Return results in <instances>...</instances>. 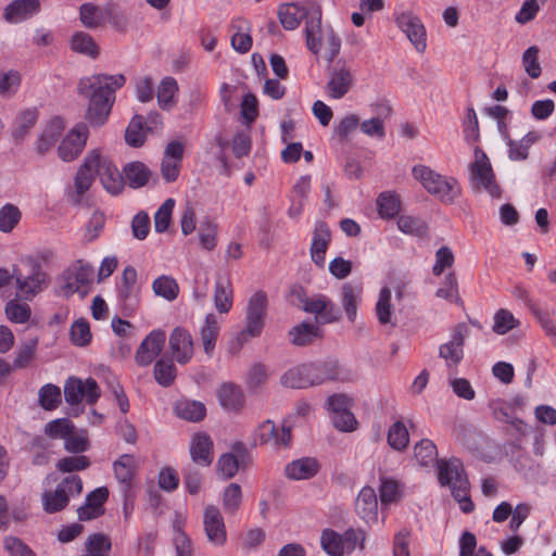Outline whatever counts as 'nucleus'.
I'll use <instances>...</instances> for the list:
<instances>
[{"instance_id":"obj_5","label":"nucleus","mask_w":556,"mask_h":556,"mask_svg":"<svg viewBox=\"0 0 556 556\" xmlns=\"http://www.w3.org/2000/svg\"><path fill=\"white\" fill-rule=\"evenodd\" d=\"M267 314V295L263 291H256L248 301L244 317V328L238 333L239 349L251 339L261 336Z\"/></svg>"},{"instance_id":"obj_44","label":"nucleus","mask_w":556,"mask_h":556,"mask_svg":"<svg viewBox=\"0 0 556 556\" xmlns=\"http://www.w3.org/2000/svg\"><path fill=\"white\" fill-rule=\"evenodd\" d=\"M71 48L73 51L92 59L97 58L99 54V49L93 38L84 31H77L72 36Z\"/></svg>"},{"instance_id":"obj_9","label":"nucleus","mask_w":556,"mask_h":556,"mask_svg":"<svg viewBox=\"0 0 556 556\" xmlns=\"http://www.w3.org/2000/svg\"><path fill=\"white\" fill-rule=\"evenodd\" d=\"M94 270L91 265L81 260L72 264L62 275V291L64 295L70 296L74 293L86 295L89 285L93 280Z\"/></svg>"},{"instance_id":"obj_39","label":"nucleus","mask_w":556,"mask_h":556,"mask_svg":"<svg viewBox=\"0 0 556 556\" xmlns=\"http://www.w3.org/2000/svg\"><path fill=\"white\" fill-rule=\"evenodd\" d=\"M175 413L179 418L197 422L204 418L206 409L204 404L201 402L181 400L176 403Z\"/></svg>"},{"instance_id":"obj_22","label":"nucleus","mask_w":556,"mask_h":556,"mask_svg":"<svg viewBox=\"0 0 556 556\" xmlns=\"http://www.w3.org/2000/svg\"><path fill=\"white\" fill-rule=\"evenodd\" d=\"M169 348L179 364H187L193 356V339L190 332L176 327L169 337Z\"/></svg>"},{"instance_id":"obj_59","label":"nucleus","mask_w":556,"mask_h":556,"mask_svg":"<svg viewBox=\"0 0 556 556\" xmlns=\"http://www.w3.org/2000/svg\"><path fill=\"white\" fill-rule=\"evenodd\" d=\"M71 341L76 346H86L91 341L90 326L88 321L80 318L73 323L70 330Z\"/></svg>"},{"instance_id":"obj_29","label":"nucleus","mask_w":556,"mask_h":556,"mask_svg":"<svg viewBox=\"0 0 556 556\" xmlns=\"http://www.w3.org/2000/svg\"><path fill=\"white\" fill-rule=\"evenodd\" d=\"M355 509L358 516L366 522L376 521L378 517V500L375 490L370 486H365L361 490Z\"/></svg>"},{"instance_id":"obj_7","label":"nucleus","mask_w":556,"mask_h":556,"mask_svg":"<svg viewBox=\"0 0 556 556\" xmlns=\"http://www.w3.org/2000/svg\"><path fill=\"white\" fill-rule=\"evenodd\" d=\"M83 491V480L76 475L65 477L54 491H45L42 493L43 510L48 514H54L64 509L70 502L71 496L79 495Z\"/></svg>"},{"instance_id":"obj_2","label":"nucleus","mask_w":556,"mask_h":556,"mask_svg":"<svg viewBox=\"0 0 556 556\" xmlns=\"http://www.w3.org/2000/svg\"><path fill=\"white\" fill-rule=\"evenodd\" d=\"M12 277L15 280L16 290L25 301L33 300L38 293L47 289L48 274L41 268L37 258L24 257L22 266H14Z\"/></svg>"},{"instance_id":"obj_34","label":"nucleus","mask_w":556,"mask_h":556,"mask_svg":"<svg viewBox=\"0 0 556 556\" xmlns=\"http://www.w3.org/2000/svg\"><path fill=\"white\" fill-rule=\"evenodd\" d=\"M220 320L215 314H207L204 324L200 328V339L204 352L211 356L214 352L219 336Z\"/></svg>"},{"instance_id":"obj_26","label":"nucleus","mask_w":556,"mask_h":556,"mask_svg":"<svg viewBox=\"0 0 556 556\" xmlns=\"http://www.w3.org/2000/svg\"><path fill=\"white\" fill-rule=\"evenodd\" d=\"M331 240L329 227L324 222L315 225L313 240L311 245L312 261L319 267L325 266V255Z\"/></svg>"},{"instance_id":"obj_51","label":"nucleus","mask_w":556,"mask_h":556,"mask_svg":"<svg viewBox=\"0 0 556 556\" xmlns=\"http://www.w3.org/2000/svg\"><path fill=\"white\" fill-rule=\"evenodd\" d=\"M493 320L492 330L497 334H506L520 325V321L515 318L513 313L505 308L496 311Z\"/></svg>"},{"instance_id":"obj_42","label":"nucleus","mask_w":556,"mask_h":556,"mask_svg":"<svg viewBox=\"0 0 556 556\" xmlns=\"http://www.w3.org/2000/svg\"><path fill=\"white\" fill-rule=\"evenodd\" d=\"M137 277V270L132 266L124 269L117 283V294L122 301L128 302L136 295Z\"/></svg>"},{"instance_id":"obj_50","label":"nucleus","mask_w":556,"mask_h":556,"mask_svg":"<svg viewBox=\"0 0 556 556\" xmlns=\"http://www.w3.org/2000/svg\"><path fill=\"white\" fill-rule=\"evenodd\" d=\"M153 375L159 384L169 387L177 375L176 366L170 359L161 358L154 365Z\"/></svg>"},{"instance_id":"obj_64","label":"nucleus","mask_w":556,"mask_h":556,"mask_svg":"<svg viewBox=\"0 0 556 556\" xmlns=\"http://www.w3.org/2000/svg\"><path fill=\"white\" fill-rule=\"evenodd\" d=\"M80 21L88 28H96L103 21V12L99 7L90 3H84L79 10Z\"/></svg>"},{"instance_id":"obj_63","label":"nucleus","mask_w":556,"mask_h":556,"mask_svg":"<svg viewBox=\"0 0 556 556\" xmlns=\"http://www.w3.org/2000/svg\"><path fill=\"white\" fill-rule=\"evenodd\" d=\"M90 466V460L85 455L66 456L58 460L55 467L61 472H74L85 470Z\"/></svg>"},{"instance_id":"obj_17","label":"nucleus","mask_w":556,"mask_h":556,"mask_svg":"<svg viewBox=\"0 0 556 556\" xmlns=\"http://www.w3.org/2000/svg\"><path fill=\"white\" fill-rule=\"evenodd\" d=\"M182 156L184 144L180 141L174 140L166 146L161 163V174L165 181L173 182L177 180L181 168Z\"/></svg>"},{"instance_id":"obj_23","label":"nucleus","mask_w":556,"mask_h":556,"mask_svg":"<svg viewBox=\"0 0 556 556\" xmlns=\"http://www.w3.org/2000/svg\"><path fill=\"white\" fill-rule=\"evenodd\" d=\"M204 530L208 541L215 545H223L226 542V528L223 516L218 508L211 505L204 511Z\"/></svg>"},{"instance_id":"obj_58","label":"nucleus","mask_w":556,"mask_h":556,"mask_svg":"<svg viewBox=\"0 0 556 556\" xmlns=\"http://www.w3.org/2000/svg\"><path fill=\"white\" fill-rule=\"evenodd\" d=\"M247 22L239 20L232 24V28H236V33L231 36L232 48L240 52L247 53L252 47V37L248 33H243Z\"/></svg>"},{"instance_id":"obj_8","label":"nucleus","mask_w":556,"mask_h":556,"mask_svg":"<svg viewBox=\"0 0 556 556\" xmlns=\"http://www.w3.org/2000/svg\"><path fill=\"white\" fill-rule=\"evenodd\" d=\"M137 460L134 455L123 454L113 463L115 478L119 485V491L124 498L125 509L130 505L134 507L136 500V475Z\"/></svg>"},{"instance_id":"obj_14","label":"nucleus","mask_w":556,"mask_h":556,"mask_svg":"<svg viewBox=\"0 0 556 556\" xmlns=\"http://www.w3.org/2000/svg\"><path fill=\"white\" fill-rule=\"evenodd\" d=\"M291 440V427L283 424L278 430L270 419L263 421L255 430V441H258L260 444H271L277 448L288 447Z\"/></svg>"},{"instance_id":"obj_15","label":"nucleus","mask_w":556,"mask_h":556,"mask_svg":"<svg viewBox=\"0 0 556 556\" xmlns=\"http://www.w3.org/2000/svg\"><path fill=\"white\" fill-rule=\"evenodd\" d=\"M468 333L465 324L455 326L451 340L442 344L439 349V356L442 357L446 366H457L464 357V343Z\"/></svg>"},{"instance_id":"obj_48","label":"nucleus","mask_w":556,"mask_h":556,"mask_svg":"<svg viewBox=\"0 0 556 556\" xmlns=\"http://www.w3.org/2000/svg\"><path fill=\"white\" fill-rule=\"evenodd\" d=\"M396 225L399 230L406 235L424 237L428 233L426 222L419 217L401 215L397 218Z\"/></svg>"},{"instance_id":"obj_47","label":"nucleus","mask_w":556,"mask_h":556,"mask_svg":"<svg viewBox=\"0 0 556 556\" xmlns=\"http://www.w3.org/2000/svg\"><path fill=\"white\" fill-rule=\"evenodd\" d=\"M22 77L15 70H0V96L10 99L15 96L21 87Z\"/></svg>"},{"instance_id":"obj_24","label":"nucleus","mask_w":556,"mask_h":556,"mask_svg":"<svg viewBox=\"0 0 556 556\" xmlns=\"http://www.w3.org/2000/svg\"><path fill=\"white\" fill-rule=\"evenodd\" d=\"M376 116L365 119L359 124L361 130L368 137L383 139L386 137L384 121L392 114V108L380 102L375 105Z\"/></svg>"},{"instance_id":"obj_18","label":"nucleus","mask_w":556,"mask_h":556,"mask_svg":"<svg viewBox=\"0 0 556 556\" xmlns=\"http://www.w3.org/2000/svg\"><path fill=\"white\" fill-rule=\"evenodd\" d=\"M97 175L100 177L104 189L117 194L124 188V177L118 168L105 156L99 152V162L94 166Z\"/></svg>"},{"instance_id":"obj_37","label":"nucleus","mask_w":556,"mask_h":556,"mask_svg":"<svg viewBox=\"0 0 556 556\" xmlns=\"http://www.w3.org/2000/svg\"><path fill=\"white\" fill-rule=\"evenodd\" d=\"M178 92V84L174 77H164L157 87V103L159 106L164 111L172 110L177 101L176 94Z\"/></svg>"},{"instance_id":"obj_49","label":"nucleus","mask_w":556,"mask_h":556,"mask_svg":"<svg viewBox=\"0 0 556 556\" xmlns=\"http://www.w3.org/2000/svg\"><path fill=\"white\" fill-rule=\"evenodd\" d=\"M7 318L14 324H25L30 319L31 308L27 303L10 300L4 307Z\"/></svg>"},{"instance_id":"obj_57","label":"nucleus","mask_w":556,"mask_h":556,"mask_svg":"<svg viewBox=\"0 0 556 556\" xmlns=\"http://www.w3.org/2000/svg\"><path fill=\"white\" fill-rule=\"evenodd\" d=\"M43 431L51 439L64 440L74 431V424L67 418H58L46 424Z\"/></svg>"},{"instance_id":"obj_13","label":"nucleus","mask_w":556,"mask_h":556,"mask_svg":"<svg viewBox=\"0 0 556 556\" xmlns=\"http://www.w3.org/2000/svg\"><path fill=\"white\" fill-rule=\"evenodd\" d=\"M89 130L86 124L78 123L61 141L58 148L59 156L64 162L75 160L86 146Z\"/></svg>"},{"instance_id":"obj_19","label":"nucleus","mask_w":556,"mask_h":556,"mask_svg":"<svg viewBox=\"0 0 556 556\" xmlns=\"http://www.w3.org/2000/svg\"><path fill=\"white\" fill-rule=\"evenodd\" d=\"M325 31L326 28L321 27V10L312 3V13L305 21L306 46L312 53L318 54L321 50Z\"/></svg>"},{"instance_id":"obj_43","label":"nucleus","mask_w":556,"mask_h":556,"mask_svg":"<svg viewBox=\"0 0 556 556\" xmlns=\"http://www.w3.org/2000/svg\"><path fill=\"white\" fill-rule=\"evenodd\" d=\"M152 289L155 295L169 302L176 300L179 294V286L176 279L167 275L157 277L152 283Z\"/></svg>"},{"instance_id":"obj_53","label":"nucleus","mask_w":556,"mask_h":556,"mask_svg":"<svg viewBox=\"0 0 556 556\" xmlns=\"http://www.w3.org/2000/svg\"><path fill=\"white\" fill-rule=\"evenodd\" d=\"M163 128L164 122L160 112L151 111L143 118L141 117V146L148 135L161 134Z\"/></svg>"},{"instance_id":"obj_21","label":"nucleus","mask_w":556,"mask_h":556,"mask_svg":"<svg viewBox=\"0 0 556 556\" xmlns=\"http://www.w3.org/2000/svg\"><path fill=\"white\" fill-rule=\"evenodd\" d=\"M236 454H223L218 462L217 468L224 479H231L240 468H244L249 462V453L242 443H237L233 446Z\"/></svg>"},{"instance_id":"obj_6","label":"nucleus","mask_w":556,"mask_h":556,"mask_svg":"<svg viewBox=\"0 0 556 556\" xmlns=\"http://www.w3.org/2000/svg\"><path fill=\"white\" fill-rule=\"evenodd\" d=\"M475 162L470 165V184L475 191L488 192L492 198H501V188L488 155L479 147L475 148Z\"/></svg>"},{"instance_id":"obj_52","label":"nucleus","mask_w":556,"mask_h":556,"mask_svg":"<svg viewBox=\"0 0 556 556\" xmlns=\"http://www.w3.org/2000/svg\"><path fill=\"white\" fill-rule=\"evenodd\" d=\"M376 314L381 325L392 323L391 290L388 287L380 289L379 298L376 303Z\"/></svg>"},{"instance_id":"obj_10","label":"nucleus","mask_w":556,"mask_h":556,"mask_svg":"<svg viewBox=\"0 0 556 556\" xmlns=\"http://www.w3.org/2000/svg\"><path fill=\"white\" fill-rule=\"evenodd\" d=\"M101 395L100 388L93 378L85 381L78 377H68L64 383V399L71 405H79L84 400L87 404H94Z\"/></svg>"},{"instance_id":"obj_27","label":"nucleus","mask_w":556,"mask_h":556,"mask_svg":"<svg viewBox=\"0 0 556 556\" xmlns=\"http://www.w3.org/2000/svg\"><path fill=\"white\" fill-rule=\"evenodd\" d=\"M312 13V4L308 7H301L296 3H286L278 8V17L282 27L287 30H293L298 28L301 21Z\"/></svg>"},{"instance_id":"obj_11","label":"nucleus","mask_w":556,"mask_h":556,"mask_svg":"<svg viewBox=\"0 0 556 556\" xmlns=\"http://www.w3.org/2000/svg\"><path fill=\"white\" fill-rule=\"evenodd\" d=\"M302 309L315 314L316 321L325 325L338 321L341 316L340 309L326 295L319 294L315 298L301 296Z\"/></svg>"},{"instance_id":"obj_3","label":"nucleus","mask_w":556,"mask_h":556,"mask_svg":"<svg viewBox=\"0 0 556 556\" xmlns=\"http://www.w3.org/2000/svg\"><path fill=\"white\" fill-rule=\"evenodd\" d=\"M439 481L442 485L451 488L452 495L459 503L463 513L469 514L475 509V505L469 497V481L459 459L440 462Z\"/></svg>"},{"instance_id":"obj_28","label":"nucleus","mask_w":556,"mask_h":556,"mask_svg":"<svg viewBox=\"0 0 556 556\" xmlns=\"http://www.w3.org/2000/svg\"><path fill=\"white\" fill-rule=\"evenodd\" d=\"M192 460L201 466H210L213 462V441L204 432L195 433L190 443Z\"/></svg>"},{"instance_id":"obj_25","label":"nucleus","mask_w":556,"mask_h":556,"mask_svg":"<svg viewBox=\"0 0 556 556\" xmlns=\"http://www.w3.org/2000/svg\"><path fill=\"white\" fill-rule=\"evenodd\" d=\"M40 11L39 0H14L4 9L7 22L16 24L30 18Z\"/></svg>"},{"instance_id":"obj_61","label":"nucleus","mask_w":556,"mask_h":556,"mask_svg":"<svg viewBox=\"0 0 556 556\" xmlns=\"http://www.w3.org/2000/svg\"><path fill=\"white\" fill-rule=\"evenodd\" d=\"M21 211L13 204H5L0 208V230L11 232L21 220Z\"/></svg>"},{"instance_id":"obj_41","label":"nucleus","mask_w":556,"mask_h":556,"mask_svg":"<svg viewBox=\"0 0 556 556\" xmlns=\"http://www.w3.org/2000/svg\"><path fill=\"white\" fill-rule=\"evenodd\" d=\"M62 403V393L60 387L53 383L43 384L38 392L39 406L48 412L54 410Z\"/></svg>"},{"instance_id":"obj_31","label":"nucleus","mask_w":556,"mask_h":556,"mask_svg":"<svg viewBox=\"0 0 556 556\" xmlns=\"http://www.w3.org/2000/svg\"><path fill=\"white\" fill-rule=\"evenodd\" d=\"M363 288L361 285L344 282L341 287V305L350 321H354L357 315L358 304L362 300Z\"/></svg>"},{"instance_id":"obj_60","label":"nucleus","mask_w":556,"mask_h":556,"mask_svg":"<svg viewBox=\"0 0 556 556\" xmlns=\"http://www.w3.org/2000/svg\"><path fill=\"white\" fill-rule=\"evenodd\" d=\"M199 240L202 249L214 250L217 244V225L210 219L203 220L199 228Z\"/></svg>"},{"instance_id":"obj_30","label":"nucleus","mask_w":556,"mask_h":556,"mask_svg":"<svg viewBox=\"0 0 556 556\" xmlns=\"http://www.w3.org/2000/svg\"><path fill=\"white\" fill-rule=\"evenodd\" d=\"M319 471V464L314 457H302L289 463L285 473L292 480H306L313 478Z\"/></svg>"},{"instance_id":"obj_32","label":"nucleus","mask_w":556,"mask_h":556,"mask_svg":"<svg viewBox=\"0 0 556 556\" xmlns=\"http://www.w3.org/2000/svg\"><path fill=\"white\" fill-rule=\"evenodd\" d=\"M217 397L223 408L230 412H239L244 405V394L241 388L235 383H223L217 390Z\"/></svg>"},{"instance_id":"obj_36","label":"nucleus","mask_w":556,"mask_h":556,"mask_svg":"<svg viewBox=\"0 0 556 556\" xmlns=\"http://www.w3.org/2000/svg\"><path fill=\"white\" fill-rule=\"evenodd\" d=\"M233 291L227 277L219 276L215 281L214 304L220 314L228 313L232 307Z\"/></svg>"},{"instance_id":"obj_54","label":"nucleus","mask_w":556,"mask_h":556,"mask_svg":"<svg viewBox=\"0 0 556 556\" xmlns=\"http://www.w3.org/2000/svg\"><path fill=\"white\" fill-rule=\"evenodd\" d=\"M303 371V365L288 369L280 378V383L290 389L308 388V380Z\"/></svg>"},{"instance_id":"obj_56","label":"nucleus","mask_w":556,"mask_h":556,"mask_svg":"<svg viewBox=\"0 0 556 556\" xmlns=\"http://www.w3.org/2000/svg\"><path fill=\"white\" fill-rule=\"evenodd\" d=\"M242 502V491L238 483H230L223 494V508L225 513L233 515Z\"/></svg>"},{"instance_id":"obj_4","label":"nucleus","mask_w":556,"mask_h":556,"mask_svg":"<svg viewBox=\"0 0 556 556\" xmlns=\"http://www.w3.org/2000/svg\"><path fill=\"white\" fill-rule=\"evenodd\" d=\"M412 174L430 194L444 203L451 204L460 195V186L453 177L443 176L421 164L415 165Z\"/></svg>"},{"instance_id":"obj_1","label":"nucleus","mask_w":556,"mask_h":556,"mask_svg":"<svg viewBox=\"0 0 556 556\" xmlns=\"http://www.w3.org/2000/svg\"><path fill=\"white\" fill-rule=\"evenodd\" d=\"M125 84L123 75H93L80 79L78 92L89 100L86 119L93 127L105 124L115 101V91Z\"/></svg>"},{"instance_id":"obj_62","label":"nucleus","mask_w":556,"mask_h":556,"mask_svg":"<svg viewBox=\"0 0 556 556\" xmlns=\"http://www.w3.org/2000/svg\"><path fill=\"white\" fill-rule=\"evenodd\" d=\"M415 457L422 466H428L437 460L438 451L434 443L428 439L418 442L414 447Z\"/></svg>"},{"instance_id":"obj_55","label":"nucleus","mask_w":556,"mask_h":556,"mask_svg":"<svg viewBox=\"0 0 556 556\" xmlns=\"http://www.w3.org/2000/svg\"><path fill=\"white\" fill-rule=\"evenodd\" d=\"M38 346V338L29 339L24 342L16 351L15 358L13 361L14 368L27 367L35 357V353Z\"/></svg>"},{"instance_id":"obj_12","label":"nucleus","mask_w":556,"mask_h":556,"mask_svg":"<svg viewBox=\"0 0 556 556\" xmlns=\"http://www.w3.org/2000/svg\"><path fill=\"white\" fill-rule=\"evenodd\" d=\"M99 162V150H92L87 154L85 157L84 163L78 168L75 179H74V187L75 191L72 194L73 201L76 204H79L81 202L83 195L89 190L91 187L93 180L96 169L94 166Z\"/></svg>"},{"instance_id":"obj_20","label":"nucleus","mask_w":556,"mask_h":556,"mask_svg":"<svg viewBox=\"0 0 556 556\" xmlns=\"http://www.w3.org/2000/svg\"><path fill=\"white\" fill-rule=\"evenodd\" d=\"M353 84L354 77L351 70L346 65H341L332 70L325 88L329 98L339 100L351 90Z\"/></svg>"},{"instance_id":"obj_33","label":"nucleus","mask_w":556,"mask_h":556,"mask_svg":"<svg viewBox=\"0 0 556 556\" xmlns=\"http://www.w3.org/2000/svg\"><path fill=\"white\" fill-rule=\"evenodd\" d=\"M165 340V331L155 329L141 341V365L151 363L161 353Z\"/></svg>"},{"instance_id":"obj_40","label":"nucleus","mask_w":556,"mask_h":556,"mask_svg":"<svg viewBox=\"0 0 556 556\" xmlns=\"http://www.w3.org/2000/svg\"><path fill=\"white\" fill-rule=\"evenodd\" d=\"M377 207L381 218L391 219L395 217L401 210L400 198L392 191L381 192L377 198Z\"/></svg>"},{"instance_id":"obj_16","label":"nucleus","mask_w":556,"mask_h":556,"mask_svg":"<svg viewBox=\"0 0 556 556\" xmlns=\"http://www.w3.org/2000/svg\"><path fill=\"white\" fill-rule=\"evenodd\" d=\"M396 24L418 52L426 50V29L418 16L404 12L396 17Z\"/></svg>"},{"instance_id":"obj_45","label":"nucleus","mask_w":556,"mask_h":556,"mask_svg":"<svg viewBox=\"0 0 556 556\" xmlns=\"http://www.w3.org/2000/svg\"><path fill=\"white\" fill-rule=\"evenodd\" d=\"M388 444L395 451H404L409 443V433L403 421H395L388 430Z\"/></svg>"},{"instance_id":"obj_46","label":"nucleus","mask_w":556,"mask_h":556,"mask_svg":"<svg viewBox=\"0 0 556 556\" xmlns=\"http://www.w3.org/2000/svg\"><path fill=\"white\" fill-rule=\"evenodd\" d=\"M320 545L323 551L329 556L344 555L341 534L332 529L327 528L321 531Z\"/></svg>"},{"instance_id":"obj_35","label":"nucleus","mask_w":556,"mask_h":556,"mask_svg":"<svg viewBox=\"0 0 556 556\" xmlns=\"http://www.w3.org/2000/svg\"><path fill=\"white\" fill-rule=\"evenodd\" d=\"M288 336L293 345L305 346L320 339L323 334L318 326L304 321L292 327Z\"/></svg>"},{"instance_id":"obj_38","label":"nucleus","mask_w":556,"mask_h":556,"mask_svg":"<svg viewBox=\"0 0 556 556\" xmlns=\"http://www.w3.org/2000/svg\"><path fill=\"white\" fill-rule=\"evenodd\" d=\"M38 118L36 109H26L15 118L12 127V136L15 141H22L29 130L35 126Z\"/></svg>"}]
</instances>
